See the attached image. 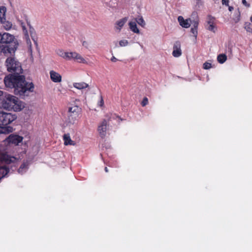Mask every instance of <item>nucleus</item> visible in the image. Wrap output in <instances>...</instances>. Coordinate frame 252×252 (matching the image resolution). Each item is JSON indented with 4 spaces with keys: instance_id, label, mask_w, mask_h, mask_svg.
Listing matches in <instances>:
<instances>
[{
    "instance_id": "f257e3e1",
    "label": "nucleus",
    "mask_w": 252,
    "mask_h": 252,
    "mask_svg": "<svg viewBox=\"0 0 252 252\" xmlns=\"http://www.w3.org/2000/svg\"><path fill=\"white\" fill-rule=\"evenodd\" d=\"M5 65L7 71L12 73L4 79L6 87L14 89V94L20 96H25L27 92L33 91V84L27 82L25 76L20 75L23 73V69L19 62L14 57H10L6 60Z\"/></svg>"
},
{
    "instance_id": "f03ea898",
    "label": "nucleus",
    "mask_w": 252,
    "mask_h": 252,
    "mask_svg": "<svg viewBox=\"0 0 252 252\" xmlns=\"http://www.w3.org/2000/svg\"><path fill=\"white\" fill-rule=\"evenodd\" d=\"M2 43L6 44L1 47V52L4 54H14L16 50L18 43L15 39V37L7 32L2 33Z\"/></svg>"
},
{
    "instance_id": "7ed1b4c3",
    "label": "nucleus",
    "mask_w": 252,
    "mask_h": 252,
    "mask_svg": "<svg viewBox=\"0 0 252 252\" xmlns=\"http://www.w3.org/2000/svg\"><path fill=\"white\" fill-rule=\"evenodd\" d=\"M81 112V108L77 105H69L68 107L67 118L65 120L66 125H69L74 124Z\"/></svg>"
},
{
    "instance_id": "20e7f679",
    "label": "nucleus",
    "mask_w": 252,
    "mask_h": 252,
    "mask_svg": "<svg viewBox=\"0 0 252 252\" xmlns=\"http://www.w3.org/2000/svg\"><path fill=\"white\" fill-rule=\"evenodd\" d=\"M17 119L15 114L0 111V126H7Z\"/></svg>"
},
{
    "instance_id": "39448f33",
    "label": "nucleus",
    "mask_w": 252,
    "mask_h": 252,
    "mask_svg": "<svg viewBox=\"0 0 252 252\" xmlns=\"http://www.w3.org/2000/svg\"><path fill=\"white\" fill-rule=\"evenodd\" d=\"M17 160V158H16L8 155L6 153L0 154V161L2 163L9 164L12 163H15Z\"/></svg>"
},
{
    "instance_id": "423d86ee",
    "label": "nucleus",
    "mask_w": 252,
    "mask_h": 252,
    "mask_svg": "<svg viewBox=\"0 0 252 252\" xmlns=\"http://www.w3.org/2000/svg\"><path fill=\"white\" fill-rule=\"evenodd\" d=\"M76 60L79 63H85L86 60L78 53L76 52H67L66 60L70 61L71 60Z\"/></svg>"
},
{
    "instance_id": "0eeeda50",
    "label": "nucleus",
    "mask_w": 252,
    "mask_h": 252,
    "mask_svg": "<svg viewBox=\"0 0 252 252\" xmlns=\"http://www.w3.org/2000/svg\"><path fill=\"white\" fill-rule=\"evenodd\" d=\"M23 137L22 136L12 134L9 135L8 137L6 138L5 141L8 144H12L15 145H18L23 141Z\"/></svg>"
},
{
    "instance_id": "6e6552de",
    "label": "nucleus",
    "mask_w": 252,
    "mask_h": 252,
    "mask_svg": "<svg viewBox=\"0 0 252 252\" xmlns=\"http://www.w3.org/2000/svg\"><path fill=\"white\" fill-rule=\"evenodd\" d=\"M207 19V23L208 24V26L206 28L207 30L215 33L217 30L215 18L211 15H208Z\"/></svg>"
},
{
    "instance_id": "1a4fd4ad",
    "label": "nucleus",
    "mask_w": 252,
    "mask_h": 252,
    "mask_svg": "<svg viewBox=\"0 0 252 252\" xmlns=\"http://www.w3.org/2000/svg\"><path fill=\"white\" fill-rule=\"evenodd\" d=\"M107 127V123L106 120H103L98 126L97 130L102 138H104L106 135Z\"/></svg>"
},
{
    "instance_id": "9d476101",
    "label": "nucleus",
    "mask_w": 252,
    "mask_h": 252,
    "mask_svg": "<svg viewBox=\"0 0 252 252\" xmlns=\"http://www.w3.org/2000/svg\"><path fill=\"white\" fill-rule=\"evenodd\" d=\"M181 43L179 41H176L173 45V50L172 55L174 57H179L182 55V50L181 49Z\"/></svg>"
},
{
    "instance_id": "9b49d317",
    "label": "nucleus",
    "mask_w": 252,
    "mask_h": 252,
    "mask_svg": "<svg viewBox=\"0 0 252 252\" xmlns=\"http://www.w3.org/2000/svg\"><path fill=\"white\" fill-rule=\"evenodd\" d=\"M178 21L180 25L184 28H189L191 23V20L190 18L184 19L183 16H179L178 17Z\"/></svg>"
},
{
    "instance_id": "f8f14e48",
    "label": "nucleus",
    "mask_w": 252,
    "mask_h": 252,
    "mask_svg": "<svg viewBox=\"0 0 252 252\" xmlns=\"http://www.w3.org/2000/svg\"><path fill=\"white\" fill-rule=\"evenodd\" d=\"M22 27L23 31V32L25 34V39L26 40L27 44L28 46L29 51L30 53L32 54V43L31 40L29 38V36L28 35V31L25 27L23 24H22Z\"/></svg>"
},
{
    "instance_id": "ddd939ff",
    "label": "nucleus",
    "mask_w": 252,
    "mask_h": 252,
    "mask_svg": "<svg viewBox=\"0 0 252 252\" xmlns=\"http://www.w3.org/2000/svg\"><path fill=\"white\" fill-rule=\"evenodd\" d=\"M50 75L51 80L55 83H59L62 81V76L58 72L51 70L50 71Z\"/></svg>"
},
{
    "instance_id": "4468645a",
    "label": "nucleus",
    "mask_w": 252,
    "mask_h": 252,
    "mask_svg": "<svg viewBox=\"0 0 252 252\" xmlns=\"http://www.w3.org/2000/svg\"><path fill=\"white\" fill-rule=\"evenodd\" d=\"M63 140L65 145H75V143L72 141L70 136L69 133H66L63 135Z\"/></svg>"
},
{
    "instance_id": "2eb2a0df",
    "label": "nucleus",
    "mask_w": 252,
    "mask_h": 252,
    "mask_svg": "<svg viewBox=\"0 0 252 252\" xmlns=\"http://www.w3.org/2000/svg\"><path fill=\"white\" fill-rule=\"evenodd\" d=\"M128 20V17H125L120 20H118L116 22L115 24V28L119 31H121L122 27L124 26L126 23L127 22Z\"/></svg>"
},
{
    "instance_id": "dca6fc26",
    "label": "nucleus",
    "mask_w": 252,
    "mask_h": 252,
    "mask_svg": "<svg viewBox=\"0 0 252 252\" xmlns=\"http://www.w3.org/2000/svg\"><path fill=\"white\" fill-rule=\"evenodd\" d=\"M5 98L10 103L13 104L14 106L18 105V98L17 97L11 94H7Z\"/></svg>"
},
{
    "instance_id": "f3484780",
    "label": "nucleus",
    "mask_w": 252,
    "mask_h": 252,
    "mask_svg": "<svg viewBox=\"0 0 252 252\" xmlns=\"http://www.w3.org/2000/svg\"><path fill=\"white\" fill-rule=\"evenodd\" d=\"M73 85L74 87L78 90L84 89L89 87L88 84L85 82L74 83Z\"/></svg>"
},
{
    "instance_id": "a211bd4d",
    "label": "nucleus",
    "mask_w": 252,
    "mask_h": 252,
    "mask_svg": "<svg viewBox=\"0 0 252 252\" xmlns=\"http://www.w3.org/2000/svg\"><path fill=\"white\" fill-rule=\"evenodd\" d=\"M9 168L5 166H0V180L9 172Z\"/></svg>"
},
{
    "instance_id": "6ab92c4d",
    "label": "nucleus",
    "mask_w": 252,
    "mask_h": 252,
    "mask_svg": "<svg viewBox=\"0 0 252 252\" xmlns=\"http://www.w3.org/2000/svg\"><path fill=\"white\" fill-rule=\"evenodd\" d=\"M13 128L11 126H0V133H9L12 132Z\"/></svg>"
},
{
    "instance_id": "aec40b11",
    "label": "nucleus",
    "mask_w": 252,
    "mask_h": 252,
    "mask_svg": "<svg viewBox=\"0 0 252 252\" xmlns=\"http://www.w3.org/2000/svg\"><path fill=\"white\" fill-rule=\"evenodd\" d=\"M2 106L4 109H12L14 107L13 104L10 103L5 98L2 101Z\"/></svg>"
},
{
    "instance_id": "412c9836",
    "label": "nucleus",
    "mask_w": 252,
    "mask_h": 252,
    "mask_svg": "<svg viewBox=\"0 0 252 252\" xmlns=\"http://www.w3.org/2000/svg\"><path fill=\"white\" fill-rule=\"evenodd\" d=\"M130 29L134 33H139V30L137 27L136 24L135 22H130L129 23Z\"/></svg>"
},
{
    "instance_id": "4be33fe9",
    "label": "nucleus",
    "mask_w": 252,
    "mask_h": 252,
    "mask_svg": "<svg viewBox=\"0 0 252 252\" xmlns=\"http://www.w3.org/2000/svg\"><path fill=\"white\" fill-rule=\"evenodd\" d=\"M6 9L4 6L0 7V22L5 20V13Z\"/></svg>"
},
{
    "instance_id": "5701e85b",
    "label": "nucleus",
    "mask_w": 252,
    "mask_h": 252,
    "mask_svg": "<svg viewBox=\"0 0 252 252\" xmlns=\"http://www.w3.org/2000/svg\"><path fill=\"white\" fill-rule=\"evenodd\" d=\"M0 22L1 24H2L3 28L6 30H9L12 27V24H11V23L9 21H6V19L4 20V21H0Z\"/></svg>"
},
{
    "instance_id": "b1692460",
    "label": "nucleus",
    "mask_w": 252,
    "mask_h": 252,
    "mask_svg": "<svg viewBox=\"0 0 252 252\" xmlns=\"http://www.w3.org/2000/svg\"><path fill=\"white\" fill-rule=\"evenodd\" d=\"M244 29L247 32L252 33V24L249 22H246L244 23Z\"/></svg>"
},
{
    "instance_id": "393cba45",
    "label": "nucleus",
    "mask_w": 252,
    "mask_h": 252,
    "mask_svg": "<svg viewBox=\"0 0 252 252\" xmlns=\"http://www.w3.org/2000/svg\"><path fill=\"white\" fill-rule=\"evenodd\" d=\"M217 60L219 63H223L227 60V56H226V55L223 54H220L218 56Z\"/></svg>"
},
{
    "instance_id": "a878e982",
    "label": "nucleus",
    "mask_w": 252,
    "mask_h": 252,
    "mask_svg": "<svg viewBox=\"0 0 252 252\" xmlns=\"http://www.w3.org/2000/svg\"><path fill=\"white\" fill-rule=\"evenodd\" d=\"M67 52H64L63 50H59L57 51V54L65 60Z\"/></svg>"
},
{
    "instance_id": "bb28decb",
    "label": "nucleus",
    "mask_w": 252,
    "mask_h": 252,
    "mask_svg": "<svg viewBox=\"0 0 252 252\" xmlns=\"http://www.w3.org/2000/svg\"><path fill=\"white\" fill-rule=\"evenodd\" d=\"M233 20L235 23H237L240 20V12L239 10L236 13V16L233 18Z\"/></svg>"
},
{
    "instance_id": "cd10ccee",
    "label": "nucleus",
    "mask_w": 252,
    "mask_h": 252,
    "mask_svg": "<svg viewBox=\"0 0 252 252\" xmlns=\"http://www.w3.org/2000/svg\"><path fill=\"white\" fill-rule=\"evenodd\" d=\"M136 22L139 25L141 26L142 27H144V26L145 25V21L142 17L138 18L136 20Z\"/></svg>"
},
{
    "instance_id": "c85d7f7f",
    "label": "nucleus",
    "mask_w": 252,
    "mask_h": 252,
    "mask_svg": "<svg viewBox=\"0 0 252 252\" xmlns=\"http://www.w3.org/2000/svg\"><path fill=\"white\" fill-rule=\"evenodd\" d=\"M148 104V99L147 97H144L141 103L142 106H145Z\"/></svg>"
},
{
    "instance_id": "c756f323",
    "label": "nucleus",
    "mask_w": 252,
    "mask_h": 252,
    "mask_svg": "<svg viewBox=\"0 0 252 252\" xmlns=\"http://www.w3.org/2000/svg\"><path fill=\"white\" fill-rule=\"evenodd\" d=\"M128 44V42L127 40H122L119 42V44L120 46H126Z\"/></svg>"
},
{
    "instance_id": "7c9ffc66",
    "label": "nucleus",
    "mask_w": 252,
    "mask_h": 252,
    "mask_svg": "<svg viewBox=\"0 0 252 252\" xmlns=\"http://www.w3.org/2000/svg\"><path fill=\"white\" fill-rule=\"evenodd\" d=\"M212 67V64L211 63H208V62H205L204 64H203V68L205 69H210Z\"/></svg>"
},
{
    "instance_id": "2f4dec72",
    "label": "nucleus",
    "mask_w": 252,
    "mask_h": 252,
    "mask_svg": "<svg viewBox=\"0 0 252 252\" xmlns=\"http://www.w3.org/2000/svg\"><path fill=\"white\" fill-rule=\"evenodd\" d=\"M190 32L193 34V35L196 37L197 35V28L192 27L190 29Z\"/></svg>"
},
{
    "instance_id": "473e14b6",
    "label": "nucleus",
    "mask_w": 252,
    "mask_h": 252,
    "mask_svg": "<svg viewBox=\"0 0 252 252\" xmlns=\"http://www.w3.org/2000/svg\"><path fill=\"white\" fill-rule=\"evenodd\" d=\"M191 24H192L193 27L197 28L198 24H199V22H198V20H193L192 21H191Z\"/></svg>"
},
{
    "instance_id": "72a5a7b5",
    "label": "nucleus",
    "mask_w": 252,
    "mask_h": 252,
    "mask_svg": "<svg viewBox=\"0 0 252 252\" xmlns=\"http://www.w3.org/2000/svg\"><path fill=\"white\" fill-rule=\"evenodd\" d=\"M26 167V165L25 163H23L21 165L19 169H18V172L21 173L22 172V170Z\"/></svg>"
},
{
    "instance_id": "f704fd0d",
    "label": "nucleus",
    "mask_w": 252,
    "mask_h": 252,
    "mask_svg": "<svg viewBox=\"0 0 252 252\" xmlns=\"http://www.w3.org/2000/svg\"><path fill=\"white\" fill-rule=\"evenodd\" d=\"M242 2L247 7H249L250 6V4L248 3L246 0H242Z\"/></svg>"
},
{
    "instance_id": "c9c22d12",
    "label": "nucleus",
    "mask_w": 252,
    "mask_h": 252,
    "mask_svg": "<svg viewBox=\"0 0 252 252\" xmlns=\"http://www.w3.org/2000/svg\"><path fill=\"white\" fill-rule=\"evenodd\" d=\"M222 4L228 6L229 0H222Z\"/></svg>"
},
{
    "instance_id": "e433bc0d",
    "label": "nucleus",
    "mask_w": 252,
    "mask_h": 252,
    "mask_svg": "<svg viewBox=\"0 0 252 252\" xmlns=\"http://www.w3.org/2000/svg\"><path fill=\"white\" fill-rule=\"evenodd\" d=\"M111 60L112 62H116L118 60L115 57L113 56L111 58Z\"/></svg>"
},
{
    "instance_id": "4c0bfd02",
    "label": "nucleus",
    "mask_w": 252,
    "mask_h": 252,
    "mask_svg": "<svg viewBox=\"0 0 252 252\" xmlns=\"http://www.w3.org/2000/svg\"><path fill=\"white\" fill-rule=\"evenodd\" d=\"M100 106H102L104 104V102H103V98L102 97V96H101V100H100Z\"/></svg>"
},
{
    "instance_id": "58836bf2",
    "label": "nucleus",
    "mask_w": 252,
    "mask_h": 252,
    "mask_svg": "<svg viewBox=\"0 0 252 252\" xmlns=\"http://www.w3.org/2000/svg\"><path fill=\"white\" fill-rule=\"evenodd\" d=\"M2 34L0 33V43H2Z\"/></svg>"
},
{
    "instance_id": "ea45409f",
    "label": "nucleus",
    "mask_w": 252,
    "mask_h": 252,
    "mask_svg": "<svg viewBox=\"0 0 252 252\" xmlns=\"http://www.w3.org/2000/svg\"><path fill=\"white\" fill-rule=\"evenodd\" d=\"M233 9V7L231 6H229V7H228V10H229L230 11H231Z\"/></svg>"
},
{
    "instance_id": "a19ab883",
    "label": "nucleus",
    "mask_w": 252,
    "mask_h": 252,
    "mask_svg": "<svg viewBox=\"0 0 252 252\" xmlns=\"http://www.w3.org/2000/svg\"><path fill=\"white\" fill-rule=\"evenodd\" d=\"M33 40L34 41V44H35V45L37 46V42L36 40H35L34 39L32 38Z\"/></svg>"
},
{
    "instance_id": "79ce46f5",
    "label": "nucleus",
    "mask_w": 252,
    "mask_h": 252,
    "mask_svg": "<svg viewBox=\"0 0 252 252\" xmlns=\"http://www.w3.org/2000/svg\"><path fill=\"white\" fill-rule=\"evenodd\" d=\"M104 170H105V172H108V168H107V167H105Z\"/></svg>"
},
{
    "instance_id": "37998d69",
    "label": "nucleus",
    "mask_w": 252,
    "mask_h": 252,
    "mask_svg": "<svg viewBox=\"0 0 252 252\" xmlns=\"http://www.w3.org/2000/svg\"><path fill=\"white\" fill-rule=\"evenodd\" d=\"M2 94H3V92L1 91H0V96L2 95Z\"/></svg>"
},
{
    "instance_id": "c03bdc74",
    "label": "nucleus",
    "mask_w": 252,
    "mask_h": 252,
    "mask_svg": "<svg viewBox=\"0 0 252 252\" xmlns=\"http://www.w3.org/2000/svg\"><path fill=\"white\" fill-rule=\"evenodd\" d=\"M250 21L252 23V16L250 18Z\"/></svg>"
}]
</instances>
